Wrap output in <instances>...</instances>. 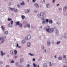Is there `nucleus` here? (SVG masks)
<instances>
[{
    "label": "nucleus",
    "mask_w": 67,
    "mask_h": 67,
    "mask_svg": "<svg viewBox=\"0 0 67 67\" xmlns=\"http://www.w3.org/2000/svg\"><path fill=\"white\" fill-rule=\"evenodd\" d=\"M48 28L46 29V31L47 33H52L54 31V28H49V26H47Z\"/></svg>",
    "instance_id": "obj_1"
},
{
    "label": "nucleus",
    "mask_w": 67,
    "mask_h": 67,
    "mask_svg": "<svg viewBox=\"0 0 67 67\" xmlns=\"http://www.w3.org/2000/svg\"><path fill=\"white\" fill-rule=\"evenodd\" d=\"M46 22L47 23H48V19H47L46 20L44 19H43L42 20V23L43 24H45Z\"/></svg>",
    "instance_id": "obj_2"
},
{
    "label": "nucleus",
    "mask_w": 67,
    "mask_h": 67,
    "mask_svg": "<svg viewBox=\"0 0 67 67\" xmlns=\"http://www.w3.org/2000/svg\"><path fill=\"white\" fill-rule=\"evenodd\" d=\"M13 20L11 21L10 23H9L8 25V27H12V24H13Z\"/></svg>",
    "instance_id": "obj_3"
},
{
    "label": "nucleus",
    "mask_w": 67,
    "mask_h": 67,
    "mask_svg": "<svg viewBox=\"0 0 67 67\" xmlns=\"http://www.w3.org/2000/svg\"><path fill=\"white\" fill-rule=\"evenodd\" d=\"M34 5L37 8H39V6H38V4H37V3H35L34 4Z\"/></svg>",
    "instance_id": "obj_4"
},
{
    "label": "nucleus",
    "mask_w": 67,
    "mask_h": 67,
    "mask_svg": "<svg viewBox=\"0 0 67 67\" xmlns=\"http://www.w3.org/2000/svg\"><path fill=\"white\" fill-rule=\"evenodd\" d=\"M40 15L41 16H42L43 18H44V13L43 12H41L40 13Z\"/></svg>",
    "instance_id": "obj_5"
},
{
    "label": "nucleus",
    "mask_w": 67,
    "mask_h": 67,
    "mask_svg": "<svg viewBox=\"0 0 67 67\" xmlns=\"http://www.w3.org/2000/svg\"><path fill=\"white\" fill-rule=\"evenodd\" d=\"M24 61V59H21L20 60V63H22V62H23Z\"/></svg>",
    "instance_id": "obj_6"
},
{
    "label": "nucleus",
    "mask_w": 67,
    "mask_h": 67,
    "mask_svg": "<svg viewBox=\"0 0 67 67\" xmlns=\"http://www.w3.org/2000/svg\"><path fill=\"white\" fill-rule=\"evenodd\" d=\"M67 6H65L63 8V11H66V9H67Z\"/></svg>",
    "instance_id": "obj_7"
},
{
    "label": "nucleus",
    "mask_w": 67,
    "mask_h": 67,
    "mask_svg": "<svg viewBox=\"0 0 67 67\" xmlns=\"http://www.w3.org/2000/svg\"><path fill=\"white\" fill-rule=\"evenodd\" d=\"M29 11H30V10L29 9H26L25 10V13H28L29 12Z\"/></svg>",
    "instance_id": "obj_8"
},
{
    "label": "nucleus",
    "mask_w": 67,
    "mask_h": 67,
    "mask_svg": "<svg viewBox=\"0 0 67 67\" xmlns=\"http://www.w3.org/2000/svg\"><path fill=\"white\" fill-rule=\"evenodd\" d=\"M1 27L2 28V29L3 30V32H4V29H5V28L3 27V26H2Z\"/></svg>",
    "instance_id": "obj_9"
},
{
    "label": "nucleus",
    "mask_w": 67,
    "mask_h": 67,
    "mask_svg": "<svg viewBox=\"0 0 67 67\" xmlns=\"http://www.w3.org/2000/svg\"><path fill=\"white\" fill-rule=\"evenodd\" d=\"M48 22L49 24H52L53 23V21H52V20H49Z\"/></svg>",
    "instance_id": "obj_10"
},
{
    "label": "nucleus",
    "mask_w": 67,
    "mask_h": 67,
    "mask_svg": "<svg viewBox=\"0 0 67 67\" xmlns=\"http://www.w3.org/2000/svg\"><path fill=\"white\" fill-rule=\"evenodd\" d=\"M9 10H11V11H13V10H14V9L11 8L10 7H9Z\"/></svg>",
    "instance_id": "obj_11"
},
{
    "label": "nucleus",
    "mask_w": 67,
    "mask_h": 67,
    "mask_svg": "<svg viewBox=\"0 0 67 67\" xmlns=\"http://www.w3.org/2000/svg\"><path fill=\"white\" fill-rule=\"evenodd\" d=\"M47 65L46 63H44L43 64V67H47Z\"/></svg>",
    "instance_id": "obj_12"
},
{
    "label": "nucleus",
    "mask_w": 67,
    "mask_h": 67,
    "mask_svg": "<svg viewBox=\"0 0 67 67\" xmlns=\"http://www.w3.org/2000/svg\"><path fill=\"white\" fill-rule=\"evenodd\" d=\"M1 40H2V41L1 43H3V42H4V39L3 38H2V39H1Z\"/></svg>",
    "instance_id": "obj_13"
},
{
    "label": "nucleus",
    "mask_w": 67,
    "mask_h": 67,
    "mask_svg": "<svg viewBox=\"0 0 67 67\" xmlns=\"http://www.w3.org/2000/svg\"><path fill=\"white\" fill-rule=\"evenodd\" d=\"M18 26L19 27H20L21 28V27H22V24H19Z\"/></svg>",
    "instance_id": "obj_14"
},
{
    "label": "nucleus",
    "mask_w": 67,
    "mask_h": 67,
    "mask_svg": "<svg viewBox=\"0 0 67 67\" xmlns=\"http://www.w3.org/2000/svg\"><path fill=\"white\" fill-rule=\"evenodd\" d=\"M20 5H24V2H23L21 3Z\"/></svg>",
    "instance_id": "obj_15"
},
{
    "label": "nucleus",
    "mask_w": 67,
    "mask_h": 67,
    "mask_svg": "<svg viewBox=\"0 0 67 67\" xmlns=\"http://www.w3.org/2000/svg\"><path fill=\"white\" fill-rule=\"evenodd\" d=\"M31 45V44L30 42H28L27 43V45L28 46V47H30V45Z\"/></svg>",
    "instance_id": "obj_16"
},
{
    "label": "nucleus",
    "mask_w": 67,
    "mask_h": 67,
    "mask_svg": "<svg viewBox=\"0 0 67 67\" xmlns=\"http://www.w3.org/2000/svg\"><path fill=\"white\" fill-rule=\"evenodd\" d=\"M33 66L34 67H37V66H36V64H35L34 63H33Z\"/></svg>",
    "instance_id": "obj_17"
},
{
    "label": "nucleus",
    "mask_w": 67,
    "mask_h": 67,
    "mask_svg": "<svg viewBox=\"0 0 67 67\" xmlns=\"http://www.w3.org/2000/svg\"><path fill=\"white\" fill-rule=\"evenodd\" d=\"M20 23V22L19 21H17L16 22V25H19V24Z\"/></svg>",
    "instance_id": "obj_18"
},
{
    "label": "nucleus",
    "mask_w": 67,
    "mask_h": 67,
    "mask_svg": "<svg viewBox=\"0 0 67 67\" xmlns=\"http://www.w3.org/2000/svg\"><path fill=\"white\" fill-rule=\"evenodd\" d=\"M1 55L2 56H3V55H4V53H3V52L2 51H1Z\"/></svg>",
    "instance_id": "obj_19"
},
{
    "label": "nucleus",
    "mask_w": 67,
    "mask_h": 67,
    "mask_svg": "<svg viewBox=\"0 0 67 67\" xmlns=\"http://www.w3.org/2000/svg\"><path fill=\"white\" fill-rule=\"evenodd\" d=\"M41 14H38V18H41Z\"/></svg>",
    "instance_id": "obj_20"
},
{
    "label": "nucleus",
    "mask_w": 67,
    "mask_h": 67,
    "mask_svg": "<svg viewBox=\"0 0 67 67\" xmlns=\"http://www.w3.org/2000/svg\"><path fill=\"white\" fill-rule=\"evenodd\" d=\"M23 44H24V43H25V40H23L21 42Z\"/></svg>",
    "instance_id": "obj_21"
},
{
    "label": "nucleus",
    "mask_w": 67,
    "mask_h": 67,
    "mask_svg": "<svg viewBox=\"0 0 67 67\" xmlns=\"http://www.w3.org/2000/svg\"><path fill=\"white\" fill-rule=\"evenodd\" d=\"M16 47H18V48H21L20 46H19V44L17 43L16 44Z\"/></svg>",
    "instance_id": "obj_22"
},
{
    "label": "nucleus",
    "mask_w": 67,
    "mask_h": 67,
    "mask_svg": "<svg viewBox=\"0 0 67 67\" xmlns=\"http://www.w3.org/2000/svg\"><path fill=\"white\" fill-rule=\"evenodd\" d=\"M26 26H27V27H28L29 28L30 27V24H27Z\"/></svg>",
    "instance_id": "obj_23"
},
{
    "label": "nucleus",
    "mask_w": 67,
    "mask_h": 67,
    "mask_svg": "<svg viewBox=\"0 0 67 67\" xmlns=\"http://www.w3.org/2000/svg\"><path fill=\"white\" fill-rule=\"evenodd\" d=\"M17 51L16 50H14V53L15 55H16V54H17Z\"/></svg>",
    "instance_id": "obj_24"
},
{
    "label": "nucleus",
    "mask_w": 67,
    "mask_h": 67,
    "mask_svg": "<svg viewBox=\"0 0 67 67\" xmlns=\"http://www.w3.org/2000/svg\"><path fill=\"white\" fill-rule=\"evenodd\" d=\"M14 10L15 12H18V10H17V9H14Z\"/></svg>",
    "instance_id": "obj_25"
},
{
    "label": "nucleus",
    "mask_w": 67,
    "mask_h": 67,
    "mask_svg": "<svg viewBox=\"0 0 67 67\" xmlns=\"http://www.w3.org/2000/svg\"><path fill=\"white\" fill-rule=\"evenodd\" d=\"M21 18L23 19L24 18H25V16L23 15H22L21 16Z\"/></svg>",
    "instance_id": "obj_26"
},
{
    "label": "nucleus",
    "mask_w": 67,
    "mask_h": 67,
    "mask_svg": "<svg viewBox=\"0 0 67 67\" xmlns=\"http://www.w3.org/2000/svg\"><path fill=\"white\" fill-rule=\"evenodd\" d=\"M58 59L59 60H62V57H60L58 58Z\"/></svg>",
    "instance_id": "obj_27"
},
{
    "label": "nucleus",
    "mask_w": 67,
    "mask_h": 67,
    "mask_svg": "<svg viewBox=\"0 0 67 67\" xmlns=\"http://www.w3.org/2000/svg\"><path fill=\"white\" fill-rule=\"evenodd\" d=\"M31 38V36H28V40H30V39Z\"/></svg>",
    "instance_id": "obj_28"
},
{
    "label": "nucleus",
    "mask_w": 67,
    "mask_h": 67,
    "mask_svg": "<svg viewBox=\"0 0 67 67\" xmlns=\"http://www.w3.org/2000/svg\"><path fill=\"white\" fill-rule=\"evenodd\" d=\"M46 7L47 8H49V4H47L46 5Z\"/></svg>",
    "instance_id": "obj_29"
},
{
    "label": "nucleus",
    "mask_w": 67,
    "mask_h": 67,
    "mask_svg": "<svg viewBox=\"0 0 67 67\" xmlns=\"http://www.w3.org/2000/svg\"><path fill=\"white\" fill-rule=\"evenodd\" d=\"M10 54H12V55H13V51L12 50H11L10 51Z\"/></svg>",
    "instance_id": "obj_30"
},
{
    "label": "nucleus",
    "mask_w": 67,
    "mask_h": 67,
    "mask_svg": "<svg viewBox=\"0 0 67 67\" xmlns=\"http://www.w3.org/2000/svg\"><path fill=\"white\" fill-rule=\"evenodd\" d=\"M12 19L11 18H8V19L7 20L8 21H11Z\"/></svg>",
    "instance_id": "obj_31"
},
{
    "label": "nucleus",
    "mask_w": 67,
    "mask_h": 67,
    "mask_svg": "<svg viewBox=\"0 0 67 67\" xmlns=\"http://www.w3.org/2000/svg\"><path fill=\"white\" fill-rule=\"evenodd\" d=\"M5 34H6V35H7V34H8V31H5Z\"/></svg>",
    "instance_id": "obj_32"
},
{
    "label": "nucleus",
    "mask_w": 67,
    "mask_h": 67,
    "mask_svg": "<svg viewBox=\"0 0 67 67\" xmlns=\"http://www.w3.org/2000/svg\"><path fill=\"white\" fill-rule=\"evenodd\" d=\"M29 55L30 56H34V55L33 54H32L31 53H29Z\"/></svg>",
    "instance_id": "obj_33"
},
{
    "label": "nucleus",
    "mask_w": 67,
    "mask_h": 67,
    "mask_svg": "<svg viewBox=\"0 0 67 67\" xmlns=\"http://www.w3.org/2000/svg\"><path fill=\"white\" fill-rule=\"evenodd\" d=\"M50 44H51V43H50V42H48L47 43V45L48 46H49V45H50Z\"/></svg>",
    "instance_id": "obj_34"
},
{
    "label": "nucleus",
    "mask_w": 67,
    "mask_h": 67,
    "mask_svg": "<svg viewBox=\"0 0 67 67\" xmlns=\"http://www.w3.org/2000/svg\"><path fill=\"white\" fill-rule=\"evenodd\" d=\"M60 41H58V42H57V45H58V44H59V43H60Z\"/></svg>",
    "instance_id": "obj_35"
},
{
    "label": "nucleus",
    "mask_w": 67,
    "mask_h": 67,
    "mask_svg": "<svg viewBox=\"0 0 67 67\" xmlns=\"http://www.w3.org/2000/svg\"><path fill=\"white\" fill-rule=\"evenodd\" d=\"M25 38L26 40H28V36H26V37H25Z\"/></svg>",
    "instance_id": "obj_36"
},
{
    "label": "nucleus",
    "mask_w": 67,
    "mask_h": 67,
    "mask_svg": "<svg viewBox=\"0 0 67 67\" xmlns=\"http://www.w3.org/2000/svg\"><path fill=\"white\" fill-rule=\"evenodd\" d=\"M49 66H52V63H51V62H49Z\"/></svg>",
    "instance_id": "obj_37"
},
{
    "label": "nucleus",
    "mask_w": 67,
    "mask_h": 67,
    "mask_svg": "<svg viewBox=\"0 0 67 67\" xmlns=\"http://www.w3.org/2000/svg\"><path fill=\"white\" fill-rule=\"evenodd\" d=\"M30 66L29 64H27V67H30Z\"/></svg>",
    "instance_id": "obj_38"
},
{
    "label": "nucleus",
    "mask_w": 67,
    "mask_h": 67,
    "mask_svg": "<svg viewBox=\"0 0 67 67\" xmlns=\"http://www.w3.org/2000/svg\"><path fill=\"white\" fill-rule=\"evenodd\" d=\"M63 58H66V56H65V55H63Z\"/></svg>",
    "instance_id": "obj_39"
},
{
    "label": "nucleus",
    "mask_w": 67,
    "mask_h": 67,
    "mask_svg": "<svg viewBox=\"0 0 67 67\" xmlns=\"http://www.w3.org/2000/svg\"><path fill=\"white\" fill-rule=\"evenodd\" d=\"M11 63H14V61L13 60H12L11 62Z\"/></svg>",
    "instance_id": "obj_40"
},
{
    "label": "nucleus",
    "mask_w": 67,
    "mask_h": 67,
    "mask_svg": "<svg viewBox=\"0 0 67 67\" xmlns=\"http://www.w3.org/2000/svg\"><path fill=\"white\" fill-rule=\"evenodd\" d=\"M36 0H32L33 2H34L35 1H36Z\"/></svg>",
    "instance_id": "obj_41"
},
{
    "label": "nucleus",
    "mask_w": 67,
    "mask_h": 67,
    "mask_svg": "<svg viewBox=\"0 0 67 67\" xmlns=\"http://www.w3.org/2000/svg\"><path fill=\"white\" fill-rule=\"evenodd\" d=\"M20 67H23V65H20L19 66Z\"/></svg>",
    "instance_id": "obj_42"
},
{
    "label": "nucleus",
    "mask_w": 67,
    "mask_h": 67,
    "mask_svg": "<svg viewBox=\"0 0 67 67\" xmlns=\"http://www.w3.org/2000/svg\"><path fill=\"white\" fill-rule=\"evenodd\" d=\"M58 31V30H57V29L56 30V33H57Z\"/></svg>",
    "instance_id": "obj_43"
},
{
    "label": "nucleus",
    "mask_w": 67,
    "mask_h": 67,
    "mask_svg": "<svg viewBox=\"0 0 67 67\" xmlns=\"http://www.w3.org/2000/svg\"><path fill=\"white\" fill-rule=\"evenodd\" d=\"M63 67H67V66L65 65H64L63 66Z\"/></svg>",
    "instance_id": "obj_44"
},
{
    "label": "nucleus",
    "mask_w": 67,
    "mask_h": 67,
    "mask_svg": "<svg viewBox=\"0 0 67 67\" xmlns=\"http://www.w3.org/2000/svg\"><path fill=\"white\" fill-rule=\"evenodd\" d=\"M33 61H34V62L35 61V59L33 58Z\"/></svg>",
    "instance_id": "obj_45"
},
{
    "label": "nucleus",
    "mask_w": 67,
    "mask_h": 67,
    "mask_svg": "<svg viewBox=\"0 0 67 67\" xmlns=\"http://www.w3.org/2000/svg\"><path fill=\"white\" fill-rule=\"evenodd\" d=\"M46 50H44L43 51V52H44V53H46Z\"/></svg>",
    "instance_id": "obj_46"
},
{
    "label": "nucleus",
    "mask_w": 67,
    "mask_h": 67,
    "mask_svg": "<svg viewBox=\"0 0 67 67\" xmlns=\"http://www.w3.org/2000/svg\"><path fill=\"white\" fill-rule=\"evenodd\" d=\"M17 6H18V8H20V5H18Z\"/></svg>",
    "instance_id": "obj_47"
},
{
    "label": "nucleus",
    "mask_w": 67,
    "mask_h": 67,
    "mask_svg": "<svg viewBox=\"0 0 67 67\" xmlns=\"http://www.w3.org/2000/svg\"><path fill=\"white\" fill-rule=\"evenodd\" d=\"M0 63H1V64H3V63L2 62H1V61H0Z\"/></svg>",
    "instance_id": "obj_48"
},
{
    "label": "nucleus",
    "mask_w": 67,
    "mask_h": 67,
    "mask_svg": "<svg viewBox=\"0 0 67 67\" xmlns=\"http://www.w3.org/2000/svg\"><path fill=\"white\" fill-rule=\"evenodd\" d=\"M5 67H9V65H7Z\"/></svg>",
    "instance_id": "obj_49"
},
{
    "label": "nucleus",
    "mask_w": 67,
    "mask_h": 67,
    "mask_svg": "<svg viewBox=\"0 0 67 67\" xmlns=\"http://www.w3.org/2000/svg\"><path fill=\"white\" fill-rule=\"evenodd\" d=\"M57 27H54V29H57Z\"/></svg>",
    "instance_id": "obj_50"
},
{
    "label": "nucleus",
    "mask_w": 67,
    "mask_h": 67,
    "mask_svg": "<svg viewBox=\"0 0 67 67\" xmlns=\"http://www.w3.org/2000/svg\"><path fill=\"white\" fill-rule=\"evenodd\" d=\"M53 3H54V2H55V0H53Z\"/></svg>",
    "instance_id": "obj_51"
},
{
    "label": "nucleus",
    "mask_w": 67,
    "mask_h": 67,
    "mask_svg": "<svg viewBox=\"0 0 67 67\" xmlns=\"http://www.w3.org/2000/svg\"><path fill=\"white\" fill-rule=\"evenodd\" d=\"M18 63H16V65H18Z\"/></svg>",
    "instance_id": "obj_52"
},
{
    "label": "nucleus",
    "mask_w": 67,
    "mask_h": 67,
    "mask_svg": "<svg viewBox=\"0 0 67 67\" xmlns=\"http://www.w3.org/2000/svg\"><path fill=\"white\" fill-rule=\"evenodd\" d=\"M17 57H18V56H16L15 57V58H17Z\"/></svg>",
    "instance_id": "obj_53"
},
{
    "label": "nucleus",
    "mask_w": 67,
    "mask_h": 67,
    "mask_svg": "<svg viewBox=\"0 0 67 67\" xmlns=\"http://www.w3.org/2000/svg\"><path fill=\"white\" fill-rule=\"evenodd\" d=\"M2 37H0V40H1V39H2Z\"/></svg>",
    "instance_id": "obj_54"
},
{
    "label": "nucleus",
    "mask_w": 67,
    "mask_h": 67,
    "mask_svg": "<svg viewBox=\"0 0 67 67\" xmlns=\"http://www.w3.org/2000/svg\"><path fill=\"white\" fill-rule=\"evenodd\" d=\"M59 5V4H57V6H58V5Z\"/></svg>",
    "instance_id": "obj_55"
},
{
    "label": "nucleus",
    "mask_w": 67,
    "mask_h": 67,
    "mask_svg": "<svg viewBox=\"0 0 67 67\" xmlns=\"http://www.w3.org/2000/svg\"><path fill=\"white\" fill-rule=\"evenodd\" d=\"M55 58H56V55H55L54 56Z\"/></svg>",
    "instance_id": "obj_56"
},
{
    "label": "nucleus",
    "mask_w": 67,
    "mask_h": 67,
    "mask_svg": "<svg viewBox=\"0 0 67 67\" xmlns=\"http://www.w3.org/2000/svg\"><path fill=\"white\" fill-rule=\"evenodd\" d=\"M38 67H40V65H38L37 66Z\"/></svg>",
    "instance_id": "obj_57"
},
{
    "label": "nucleus",
    "mask_w": 67,
    "mask_h": 67,
    "mask_svg": "<svg viewBox=\"0 0 67 67\" xmlns=\"http://www.w3.org/2000/svg\"><path fill=\"white\" fill-rule=\"evenodd\" d=\"M43 1L44 2H45V0H43Z\"/></svg>",
    "instance_id": "obj_58"
},
{
    "label": "nucleus",
    "mask_w": 67,
    "mask_h": 67,
    "mask_svg": "<svg viewBox=\"0 0 67 67\" xmlns=\"http://www.w3.org/2000/svg\"><path fill=\"white\" fill-rule=\"evenodd\" d=\"M28 2H29V0H28Z\"/></svg>",
    "instance_id": "obj_59"
},
{
    "label": "nucleus",
    "mask_w": 67,
    "mask_h": 67,
    "mask_svg": "<svg viewBox=\"0 0 67 67\" xmlns=\"http://www.w3.org/2000/svg\"><path fill=\"white\" fill-rule=\"evenodd\" d=\"M59 9V10H60V9Z\"/></svg>",
    "instance_id": "obj_60"
},
{
    "label": "nucleus",
    "mask_w": 67,
    "mask_h": 67,
    "mask_svg": "<svg viewBox=\"0 0 67 67\" xmlns=\"http://www.w3.org/2000/svg\"><path fill=\"white\" fill-rule=\"evenodd\" d=\"M26 26H24V27H25Z\"/></svg>",
    "instance_id": "obj_61"
},
{
    "label": "nucleus",
    "mask_w": 67,
    "mask_h": 67,
    "mask_svg": "<svg viewBox=\"0 0 67 67\" xmlns=\"http://www.w3.org/2000/svg\"><path fill=\"white\" fill-rule=\"evenodd\" d=\"M40 28H41H41H42V27H40Z\"/></svg>",
    "instance_id": "obj_62"
},
{
    "label": "nucleus",
    "mask_w": 67,
    "mask_h": 67,
    "mask_svg": "<svg viewBox=\"0 0 67 67\" xmlns=\"http://www.w3.org/2000/svg\"><path fill=\"white\" fill-rule=\"evenodd\" d=\"M44 49V47H43V49Z\"/></svg>",
    "instance_id": "obj_63"
},
{
    "label": "nucleus",
    "mask_w": 67,
    "mask_h": 67,
    "mask_svg": "<svg viewBox=\"0 0 67 67\" xmlns=\"http://www.w3.org/2000/svg\"><path fill=\"white\" fill-rule=\"evenodd\" d=\"M66 64H67V62L66 63Z\"/></svg>",
    "instance_id": "obj_64"
}]
</instances>
